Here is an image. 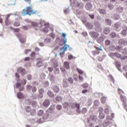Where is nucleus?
Listing matches in <instances>:
<instances>
[{
    "mask_svg": "<svg viewBox=\"0 0 127 127\" xmlns=\"http://www.w3.org/2000/svg\"><path fill=\"white\" fill-rule=\"evenodd\" d=\"M31 14H35L36 15V10H32L31 6L30 5L22 10L21 15L22 16H25V15H29L30 16Z\"/></svg>",
    "mask_w": 127,
    "mask_h": 127,
    "instance_id": "1",
    "label": "nucleus"
},
{
    "mask_svg": "<svg viewBox=\"0 0 127 127\" xmlns=\"http://www.w3.org/2000/svg\"><path fill=\"white\" fill-rule=\"evenodd\" d=\"M27 80L23 79L22 80L20 79H17V83L15 84V87L17 89H19V92H22L24 90V86L26 85Z\"/></svg>",
    "mask_w": 127,
    "mask_h": 127,
    "instance_id": "2",
    "label": "nucleus"
},
{
    "mask_svg": "<svg viewBox=\"0 0 127 127\" xmlns=\"http://www.w3.org/2000/svg\"><path fill=\"white\" fill-rule=\"evenodd\" d=\"M28 122L31 124V126L33 127H38V126L39 125V124H43V123H44V121L43 120V119L42 118H39L38 119L35 118H29L27 120Z\"/></svg>",
    "mask_w": 127,
    "mask_h": 127,
    "instance_id": "3",
    "label": "nucleus"
},
{
    "mask_svg": "<svg viewBox=\"0 0 127 127\" xmlns=\"http://www.w3.org/2000/svg\"><path fill=\"white\" fill-rule=\"evenodd\" d=\"M70 3L73 4V6L79 7V8H83L84 4L78 1V0H70Z\"/></svg>",
    "mask_w": 127,
    "mask_h": 127,
    "instance_id": "4",
    "label": "nucleus"
},
{
    "mask_svg": "<svg viewBox=\"0 0 127 127\" xmlns=\"http://www.w3.org/2000/svg\"><path fill=\"white\" fill-rule=\"evenodd\" d=\"M106 120L107 121H104L103 123V125L105 127H108V126H110V125H112V124L114 123V120L110 116H106Z\"/></svg>",
    "mask_w": 127,
    "mask_h": 127,
    "instance_id": "5",
    "label": "nucleus"
},
{
    "mask_svg": "<svg viewBox=\"0 0 127 127\" xmlns=\"http://www.w3.org/2000/svg\"><path fill=\"white\" fill-rule=\"evenodd\" d=\"M16 36L19 39L20 42L23 44V43H25V41L26 40V37L24 35H21L20 33H16Z\"/></svg>",
    "mask_w": 127,
    "mask_h": 127,
    "instance_id": "6",
    "label": "nucleus"
},
{
    "mask_svg": "<svg viewBox=\"0 0 127 127\" xmlns=\"http://www.w3.org/2000/svg\"><path fill=\"white\" fill-rule=\"evenodd\" d=\"M80 106L81 105L80 104V103H73L71 105V107L73 110H75L76 113H77L78 114L79 112H80V110L81 109Z\"/></svg>",
    "mask_w": 127,
    "mask_h": 127,
    "instance_id": "7",
    "label": "nucleus"
},
{
    "mask_svg": "<svg viewBox=\"0 0 127 127\" xmlns=\"http://www.w3.org/2000/svg\"><path fill=\"white\" fill-rule=\"evenodd\" d=\"M70 48V46L67 44V34L66 32L64 33V52H66L68 48Z\"/></svg>",
    "mask_w": 127,
    "mask_h": 127,
    "instance_id": "8",
    "label": "nucleus"
},
{
    "mask_svg": "<svg viewBox=\"0 0 127 127\" xmlns=\"http://www.w3.org/2000/svg\"><path fill=\"white\" fill-rule=\"evenodd\" d=\"M121 34V36L123 37H127V25H123L122 26V30L120 33Z\"/></svg>",
    "mask_w": 127,
    "mask_h": 127,
    "instance_id": "9",
    "label": "nucleus"
},
{
    "mask_svg": "<svg viewBox=\"0 0 127 127\" xmlns=\"http://www.w3.org/2000/svg\"><path fill=\"white\" fill-rule=\"evenodd\" d=\"M94 25L95 26V30L97 32H100L102 31V27H101V23L98 21H94Z\"/></svg>",
    "mask_w": 127,
    "mask_h": 127,
    "instance_id": "10",
    "label": "nucleus"
},
{
    "mask_svg": "<svg viewBox=\"0 0 127 127\" xmlns=\"http://www.w3.org/2000/svg\"><path fill=\"white\" fill-rule=\"evenodd\" d=\"M120 98L121 99V101H123L124 109L127 112V102H126L127 101V97L125 96H123V95H120Z\"/></svg>",
    "mask_w": 127,
    "mask_h": 127,
    "instance_id": "11",
    "label": "nucleus"
},
{
    "mask_svg": "<svg viewBox=\"0 0 127 127\" xmlns=\"http://www.w3.org/2000/svg\"><path fill=\"white\" fill-rule=\"evenodd\" d=\"M18 73H20V74H21L22 77H23L24 75H26V74H27V71H26L25 68L22 67H19L18 68Z\"/></svg>",
    "mask_w": 127,
    "mask_h": 127,
    "instance_id": "12",
    "label": "nucleus"
},
{
    "mask_svg": "<svg viewBox=\"0 0 127 127\" xmlns=\"http://www.w3.org/2000/svg\"><path fill=\"white\" fill-rule=\"evenodd\" d=\"M89 34L91 37L94 38L95 39H97V38H98L100 35V34L95 31L90 32Z\"/></svg>",
    "mask_w": 127,
    "mask_h": 127,
    "instance_id": "13",
    "label": "nucleus"
},
{
    "mask_svg": "<svg viewBox=\"0 0 127 127\" xmlns=\"http://www.w3.org/2000/svg\"><path fill=\"white\" fill-rule=\"evenodd\" d=\"M43 60L38 58L37 59L36 66L38 68H40L43 66Z\"/></svg>",
    "mask_w": 127,
    "mask_h": 127,
    "instance_id": "14",
    "label": "nucleus"
},
{
    "mask_svg": "<svg viewBox=\"0 0 127 127\" xmlns=\"http://www.w3.org/2000/svg\"><path fill=\"white\" fill-rule=\"evenodd\" d=\"M39 95H38V99H42L43 98V94H44V89L41 88L38 90Z\"/></svg>",
    "mask_w": 127,
    "mask_h": 127,
    "instance_id": "15",
    "label": "nucleus"
},
{
    "mask_svg": "<svg viewBox=\"0 0 127 127\" xmlns=\"http://www.w3.org/2000/svg\"><path fill=\"white\" fill-rule=\"evenodd\" d=\"M97 120V116L92 114L90 116L89 118H87V123H90V121H96Z\"/></svg>",
    "mask_w": 127,
    "mask_h": 127,
    "instance_id": "16",
    "label": "nucleus"
},
{
    "mask_svg": "<svg viewBox=\"0 0 127 127\" xmlns=\"http://www.w3.org/2000/svg\"><path fill=\"white\" fill-rule=\"evenodd\" d=\"M93 7V4L90 2H87L85 5V8L87 10H91Z\"/></svg>",
    "mask_w": 127,
    "mask_h": 127,
    "instance_id": "17",
    "label": "nucleus"
},
{
    "mask_svg": "<svg viewBox=\"0 0 127 127\" xmlns=\"http://www.w3.org/2000/svg\"><path fill=\"white\" fill-rule=\"evenodd\" d=\"M110 32H111V29H110V27H106L103 29V33H104L105 35L110 34Z\"/></svg>",
    "mask_w": 127,
    "mask_h": 127,
    "instance_id": "18",
    "label": "nucleus"
},
{
    "mask_svg": "<svg viewBox=\"0 0 127 127\" xmlns=\"http://www.w3.org/2000/svg\"><path fill=\"white\" fill-rule=\"evenodd\" d=\"M85 26L87 29H89V30H92L94 27V25H93V24L91 22L86 23Z\"/></svg>",
    "mask_w": 127,
    "mask_h": 127,
    "instance_id": "19",
    "label": "nucleus"
},
{
    "mask_svg": "<svg viewBox=\"0 0 127 127\" xmlns=\"http://www.w3.org/2000/svg\"><path fill=\"white\" fill-rule=\"evenodd\" d=\"M43 105L44 107H46V108H48L49 105H50V101L49 99H46L44 100Z\"/></svg>",
    "mask_w": 127,
    "mask_h": 127,
    "instance_id": "20",
    "label": "nucleus"
},
{
    "mask_svg": "<svg viewBox=\"0 0 127 127\" xmlns=\"http://www.w3.org/2000/svg\"><path fill=\"white\" fill-rule=\"evenodd\" d=\"M88 112V109L86 107L83 108L81 110V108L79 110V112H78V114H83V115H85Z\"/></svg>",
    "mask_w": 127,
    "mask_h": 127,
    "instance_id": "21",
    "label": "nucleus"
},
{
    "mask_svg": "<svg viewBox=\"0 0 127 127\" xmlns=\"http://www.w3.org/2000/svg\"><path fill=\"white\" fill-rule=\"evenodd\" d=\"M42 119L44 121H46V120H48V119H49V112L46 111V112L43 116Z\"/></svg>",
    "mask_w": 127,
    "mask_h": 127,
    "instance_id": "22",
    "label": "nucleus"
},
{
    "mask_svg": "<svg viewBox=\"0 0 127 127\" xmlns=\"http://www.w3.org/2000/svg\"><path fill=\"white\" fill-rule=\"evenodd\" d=\"M59 55L62 58H63L64 57V46H63L61 49H60V52L59 54Z\"/></svg>",
    "mask_w": 127,
    "mask_h": 127,
    "instance_id": "23",
    "label": "nucleus"
},
{
    "mask_svg": "<svg viewBox=\"0 0 127 127\" xmlns=\"http://www.w3.org/2000/svg\"><path fill=\"white\" fill-rule=\"evenodd\" d=\"M28 104L31 105L32 106H36L37 104V102L36 101H32L30 99H27Z\"/></svg>",
    "mask_w": 127,
    "mask_h": 127,
    "instance_id": "24",
    "label": "nucleus"
},
{
    "mask_svg": "<svg viewBox=\"0 0 127 127\" xmlns=\"http://www.w3.org/2000/svg\"><path fill=\"white\" fill-rule=\"evenodd\" d=\"M17 98L19 100H21L22 99H24V95L22 94L21 92H17Z\"/></svg>",
    "mask_w": 127,
    "mask_h": 127,
    "instance_id": "25",
    "label": "nucleus"
},
{
    "mask_svg": "<svg viewBox=\"0 0 127 127\" xmlns=\"http://www.w3.org/2000/svg\"><path fill=\"white\" fill-rule=\"evenodd\" d=\"M55 109V106L54 105H51L47 112L50 113V114H53V111H54Z\"/></svg>",
    "mask_w": 127,
    "mask_h": 127,
    "instance_id": "26",
    "label": "nucleus"
},
{
    "mask_svg": "<svg viewBox=\"0 0 127 127\" xmlns=\"http://www.w3.org/2000/svg\"><path fill=\"white\" fill-rule=\"evenodd\" d=\"M121 25H122V23H121L120 21H118L114 24V27L115 29H119V28L121 27Z\"/></svg>",
    "mask_w": 127,
    "mask_h": 127,
    "instance_id": "27",
    "label": "nucleus"
},
{
    "mask_svg": "<svg viewBox=\"0 0 127 127\" xmlns=\"http://www.w3.org/2000/svg\"><path fill=\"white\" fill-rule=\"evenodd\" d=\"M62 39L59 41V44L61 46L64 45V32H63L62 34Z\"/></svg>",
    "mask_w": 127,
    "mask_h": 127,
    "instance_id": "28",
    "label": "nucleus"
},
{
    "mask_svg": "<svg viewBox=\"0 0 127 127\" xmlns=\"http://www.w3.org/2000/svg\"><path fill=\"white\" fill-rule=\"evenodd\" d=\"M109 36L112 39L117 38V33L114 31L111 32Z\"/></svg>",
    "mask_w": 127,
    "mask_h": 127,
    "instance_id": "29",
    "label": "nucleus"
},
{
    "mask_svg": "<svg viewBox=\"0 0 127 127\" xmlns=\"http://www.w3.org/2000/svg\"><path fill=\"white\" fill-rule=\"evenodd\" d=\"M119 42L120 44H122V45H124L126 46L127 45V41L125 39H121L119 40Z\"/></svg>",
    "mask_w": 127,
    "mask_h": 127,
    "instance_id": "30",
    "label": "nucleus"
},
{
    "mask_svg": "<svg viewBox=\"0 0 127 127\" xmlns=\"http://www.w3.org/2000/svg\"><path fill=\"white\" fill-rule=\"evenodd\" d=\"M53 90L54 93H56V94H58V93H59V91H60V88L58 86H55L53 87Z\"/></svg>",
    "mask_w": 127,
    "mask_h": 127,
    "instance_id": "31",
    "label": "nucleus"
},
{
    "mask_svg": "<svg viewBox=\"0 0 127 127\" xmlns=\"http://www.w3.org/2000/svg\"><path fill=\"white\" fill-rule=\"evenodd\" d=\"M98 11L100 14L103 15H105L107 13V11L105 9L99 8L98 9Z\"/></svg>",
    "mask_w": 127,
    "mask_h": 127,
    "instance_id": "32",
    "label": "nucleus"
},
{
    "mask_svg": "<svg viewBox=\"0 0 127 127\" xmlns=\"http://www.w3.org/2000/svg\"><path fill=\"white\" fill-rule=\"evenodd\" d=\"M112 21L110 18H106L105 19V23L109 26H111V25H112Z\"/></svg>",
    "mask_w": 127,
    "mask_h": 127,
    "instance_id": "33",
    "label": "nucleus"
},
{
    "mask_svg": "<svg viewBox=\"0 0 127 127\" xmlns=\"http://www.w3.org/2000/svg\"><path fill=\"white\" fill-rule=\"evenodd\" d=\"M64 67L66 70L70 69V64L68 62H65L64 63Z\"/></svg>",
    "mask_w": 127,
    "mask_h": 127,
    "instance_id": "34",
    "label": "nucleus"
},
{
    "mask_svg": "<svg viewBox=\"0 0 127 127\" xmlns=\"http://www.w3.org/2000/svg\"><path fill=\"white\" fill-rule=\"evenodd\" d=\"M47 94H48V96H49L50 98H54V96H55L54 93H53L52 91L51 90L48 91Z\"/></svg>",
    "mask_w": 127,
    "mask_h": 127,
    "instance_id": "35",
    "label": "nucleus"
},
{
    "mask_svg": "<svg viewBox=\"0 0 127 127\" xmlns=\"http://www.w3.org/2000/svg\"><path fill=\"white\" fill-rule=\"evenodd\" d=\"M114 20H119L121 18V16L118 13H115L114 14Z\"/></svg>",
    "mask_w": 127,
    "mask_h": 127,
    "instance_id": "36",
    "label": "nucleus"
},
{
    "mask_svg": "<svg viewBox=\"0 0 127 127\" xmlns=\"http://www.w3.org/2000/svg\"><path fill=\"white\" fill-rule=\"evenodd\" d=\"M105 116L104 113L100 112L99 113L98 118L99 119H100V120H104V119H105Z\"/></svg>",
    "mask_w": 127,
    "mask_h": 127,
    "instance_id": "37",
    "label": "nucleus"
},
{
    "mask_svg": "<svg viewBox=\"0 0 127 127\" xmlns=\"http://www.w3.org/2000/svg\"><path fill=\"white\" fill-rule=\"evenodd\" d=\"M116 66L118 70H119L120 72H122V69H121V63H119V62H117L116 64Z\"/></svg>",
    "mask_w": 127,
    "mask_h": 127,
    "instance_id": "38",
    "label": "nucleus"
},
{
    "mask_svg": "<svg viewBox=\"0 0 127 127\" xmlns=\"http://www.w3.org/2000/svg\"><path fill=\"white\" fill-rule=\"evenodd\" d=\"M36 55V53H35V52H32L30 55L31 59L32 60H35V56Z\"/></svg>",
    "mask_w": 127,
    "mask_h": 127,
    "instance_id": "39",
    "label": "nucleus"
},
{
    "mask_svg": "<svg viewBox=\"0 0 127 127\" xmlns=\"http://www.w3.org/2000/svg\"><path fill=\"white\" fill-rule=\"evenodd\" d=\"M25 21L26 22H27V23H29L31 22V25H32L33 26H36V23H35V22H31V20H30L28 19H26L25 20Z\"/></svg>",
    "mask_w": 127,
    "mask_h": 127,
    "instance_id": "40",
    "label": "nucleus"
},
{
    "mask_svg": "<svg viewBox=\"0 0 127 127\" xmlns=\"http://www.w3.org/2000/svg\"><path fill=\"white\" fill-rule=\"evenodd\" d=\"M52 40V39H51V38H46L44 40V43H45L46 44H48L50 43V42H51Z\"/></svg>",
    "mask_w": 127,
    "mask_h": 127,
    "instance_id": "41",
    "label": "nucleus"
},
{
    "mask_svg": "<svg viewBox=\"0 0 127 127\" xmlns=\"http://www.w3.org/2000/svg\"><path fill=\"white\" fill-rule=\"evenodd\" d=\"M120 53H122L124 55H127V48H125L124 49L122 48L121 51H120Z\"/></svg>",
    "mask_w": 127,
    "mask_h": 127,
    "instance_id": "42",
    "label": "nucleus"
},
{
    "mask_svg": "<svg viewBox=\"0 0 127 127\" xmlns=\"http://www.w3.org/2000/svg\"><path fill=\"white\" fill-rule=\"evenodd\" d=\"M25 111L26 112V113H30V111H31V107L29 106L25 107Z\"/></svg>",
    "mask_w": 127,
    "mask_h": 127,
    "instance_id": "43",
    "label": "nucleus"
},
{
    "mask_svg": "<svg viewBox=\"0 0 127 127\" xmlns=\"http://www.w3.org/2000/svg\"><path fill=\"white\" fill-rule=\"evenodd\" d=\"M30 114L31 116H35L36 115V110L35 109H31L30 111Z\"/></svg>",
    "mask_w": 127,
    "mask_h": 127,
    "instance_id": "44",
    "label": "nucleus"
},
{
    "mask_svg": "<svg viewBox=\"0 0 127 127\" xmlns=\"http://www.w3.org/2000/svg\"><path fill=\"white\" fill-rule=\"evenodd\" d=\"M66 7L67 9H65L64 10V13H65V14H68L69 12H70V9H69V5L65 6Z\"/></svg>",
    "mask_w": 127,
    "mask_h": 127,
    "instance_id": "45",
    "label": "nucleus"
},
{
    "mask_svg": "<svg viewBox=\"0 0 127 127\" xmlns=\"http://www.w3.org/2000/svg\"><path fill=\"white\" fill-rule=\"evenodd\" d=\"M117 12H118V13H122V12H123V11H124V7H119L117 8Z\"/></svg>",
    "mask_w": 127,
    "mask_h": 127,
    "instance_id": "46",
    "label": "nucleus"
},
{
    "mask_svg": "<svg viewBox=\"0 0 127 127\" xmlns=\"http://www.w3.org/2000/svg\"><path fill=\"white\" fill-rule=\"evenodd\" d=\"M122 49H123V47H121L120 46H117V47H116V51L120 52V53H121V51H122Z\"/></svg>",
    "mask_w": 127,
    "mask_h": 127,
    "instance_id": "47",
    "label": "nucleus"
},
{
    "mask_svg": "<svg viewBox=\"0 0 127 127\" xmlns=\"http://www.w3.org/2000/svg\"><path fill=\"white\" fill-rule=\"evenodd\" d=\"M76 71L78 72V74L80 75H83L84 74V71H83L82 69L79 68H76Z\"/></svg>",
    "mask_w": 127,
    "mask_h": 127,
    "instance_id": "48",
    "label": "nucleus"
},
{
    "mask_svg": "<svg viewBox=\"0 0 127 127\" xmlns=\"http://www.w3.org/2000/svg\"><path fill=\"white\" fill-rule=\"evenodd\" d=\"M43 114H44V111H43V110H40L38 111L37 115L39 117H42V116H43Z\"/></svg>",
    "mask_w": 127,
    "mask_h": 127,
    "instance_id": "49",
    "label": "nucleus"
},
{
    "mask_svg": "<svg viewBox=\"0 0 127 127\" xmlns=\"http://www.w3.org/2000/svg\"><path fill=\"white\" fill-rule=\"evenodd\" d=\"M105 44L106 46H109V45H111V40L108 39L106 40L105 41Z\"/></svg>",
    "mask_w": 127,
    "mask_h": 127,
    "instance_id": "50",
    "label": "nucleus"
},
{
    "mask_svg": "<svg viewBox=\"0 0 127 127\" xmlns=\"http://www.w3.org/2000/svg\"><path fill=\"white\" fill-rule=\"evenodd\" d=\"M106 100H107V98L105 96H103L101 98V103H102V104H105V103H106Z\"/></svg>",
    "mask_w": 127,
    "mask_h": 127,
    "instance_id": "51",
    "label": "nucleus"
},
{
    "mask_svg": "<svg viewBox=\"0 0 127 127\" xmlns=\"http://www.w3.org/2000/svg\"><path fill=\"white\" fill-rule=\"evenodd\" d=\"M43 85L45 88H47V87H49V82L48 81H45Z\"/></svg>",
    "mask_w": 127,
    "mask_h": 127,
    "instance_id": "52",
    "label": "nucleus"
},
{
    "mask_svg": "<svg viewBox=\"0 0 127 127\" xmlns=\"http://www.w3.org/2000/svg\"><path fill=\"white\" fill-rule=\"evenodd\" d=\"M26 77L28 81H31L32 80V75L31 74L27 75Z\"/></svg>",
    "mask_w": 127,
    "mask_h": 127,
    "instance_id": "53",
    "label": "nucleus"
},
{
    "mask_svg": "<svg viewBox=\"0 0 127 127\" xmlns=\"http://www.w3.org/2000/svg\"><path fill=\"white\" fill-rule=\"evenodd\" d=\"M42 31H43V32H44V33H48L49 30H48V28L47 27H45L43 29Z\"/></svg>",
    "mask_w": 127,
    "mask_h": 127,
    "instance_id": "54",
    "label": "nucleus"
},
{
    "mask_svg": "<svg viewBox=\"0 0 127 127\" xmlns=\"http://www.w3.org/2000/svg\"><path fill=\"white\" fill-rule=\"evenodd\" d=\"M50 79L51 82H52L53 83L55 81V77H54V75H51Z\"/></svg>",
    "mask_w": 127,
    "mask_h": 127,
    "instance_id": "55",
    "label": "nucleus"
},
{
    "mask_svg": "<svg viewBox=\"0 0 127 127\" xmlns=\"http://www.w3.org/2000/svg\"><path fill=\"white\" fill-rule=\"evenodd\" d=\"M39 23L41 25V27H42V26H43V25H44V24L45 23V21L43 19H41Z\"/></svg>",
    "mask_w": 127,
    "mask_h": 127,
    "instance_id": "56",
    "label": "nucleus"
},
{
    "mask_svg": "<svg viewBox=\"0 0 127 127\" xmlns=\"http://www.w3.org/2000/svg\"><path fill=\"white\" fill-rule=\"evenodd\" d=\"M115 57L117 58H121L122 57V55L118 53H115Z\"/></svg>",
    "mask_w": 127,
    "mask_h": 127,
    "instance_id": "57",
    "label": "nucleus"
},
{
    "mask_svg": "<svg viewBox=\"0 0 127 127\" xmlns=\"http://www.w3.org/2000/svg\"><path fill=\"white\" fill-rule=\"evenodd\" d=\"M56 101H57V102H60V101H62V97L57 96L56 98Z\"/></svg>",
    "mask_w": 127,
    "mask_h": 127,
    "instance_id": "58",
    "label": "nucleus"
},
{
    "mask_svg": "<svg viewBox=\"0 0 127 127\" xmlns=\"http://www.w3.org/2000/svg\"><path fill=\"white\" fill-rule=\"evenodd\" d=\"M94 48L96 49V50H99V51H103V48L102 47V46H100V47H98L97 46H94Z\"/></svg>",
    "mask_w": 127,
    "mask_h": 127,
    "instance_id": "59",
    "label": "nucleus"
},
{
    "mask_svg": "<svg viewBox=\"0 0 127 127\" xmlns=\"http://www.w3.org/2000/svg\"><path fill=\"white\" fill-rule=\"evenodd\" d=\"M109 76L110 77L111 82H112V83L114 84L115 83V78H114V76L111 74H110Z\"/></svg>",
    "mask_w": 127,
    "mask_h": 127,
    "instance_id": "60",
    "label": "nucleus"
},
{
    "mask_svg": "<svg viewBox=\"0 0 127 127\" xmlns=\"http://www.w3.org/2000/svg\"><path fill=\"white\" fill-rule=\"evenodd\" d=\"M68 81L69 84H73L74 83V80L72 77H68Z\"/></svg>",
    "mask_w": 127,
    "mask_h": 127,
    "instance_id": "61",
    "label": "nucleus"
},
{
    "mask_svg": "<svg viewBox=\"0 0 127 127\" xmlns=\"http://www.w3.org/2000/svg\"><path fill=\"white\" fill-rule=\"evenodd\" d=\"M81 86L84 88L87 89L88 87H89V84L88 83H83L81 85Z\"/></svg>",
    "mask_w": 127,
    "mask_h": 127,
    "instance_id": "62",
    "label": "nucleus"
},
{
    "mask_svg": "<svg viewBox=\"0 0 127 127\" xmlns=\"http://www.w3.org/2000/svg\"><path fill=\"white\" fill-rule=\"evenodd\" d=\"M110 50L111 51H115L116 50V46L113 45L110 46Z\"/></svg>",
    "mask_w": 127,
    "mask_h": 127,
    "instance_id": "63",
    "label": "nucleus"
},
{
    "mask_svg": "<svg viewBox=\"0 0 127 127\" xmlns=\"http://www.w3.org/2000/svg\"><path fill=\"white\" fill-rule=\"evenodd\" d=\"M36 91H37V88L35 86H33L32 87V92L33 93H36Z\"/></svg>",
    "mask_w": 127,
    "mask_h": 127,
    "instance_id": "64",
    "label": "nucleus"
}]
</instances>
